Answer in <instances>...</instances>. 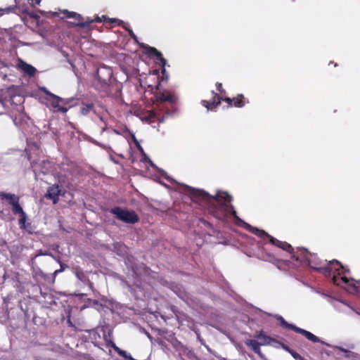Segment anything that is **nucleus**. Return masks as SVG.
Masks as SVG:
<instances>
[{
    "mask_svg": "<svg viewBox=\"0 0 360 360\" xmlns=\"http://www.w3.org/2000/svg\"><path fill=\"white\" fill-rule=\"evenodd\" d=\"M191 198L193 200H203L207 202L208 204L212 205L216 209L221 210L225 214H231L234 218V219L236 220V223L238 225L243 226V227L248 229L255 235L261 238H269L270 243L271 244L283 250H285L289 252H291V251L292 250V246L288 243L280 241L276 238L269 235L264 231L252 227L250 224H247L246 222L240 219L237 216L236 212L234 210L233 206L231 204L232 197L229 195L227 193L217 192L214 195H211L202 190H197L194 188H191Z\"/></svg>",
    "mask_w": 360,
    "mask_h": 360,
    "instance_id": "nucleus-1",
    "label": "nucleus"
},
{
    "mask_svg": "<svg viewBox=\"0 0 360 360\" xmlns=\"http://www.w3.org/2000/svg\"><path fill=\"white\" fill-rule=\"evenodd\" d=\"M300 255H292V257L300 262H306L308 264L323 273L326 276H332L334 284L345 288L349 292L358 294L360 292V281L349 278L347 274L349 270L345 269L338 260H332L327 263L325 266L314 267L311 266V255L306 249H301Z\"/></svg>",
    "mask_w": 360,
    "mask_h": 360,
    "instance_id": "nucleus-2",
    "label": "nucleus"
},
{
    "mask_svg": "<svg viewBox=\"0 0 360 360\" xmlns=\"http://www.w3.org/2000/svg\"><path fill=\"white\" fill-rule=\"evenodd\" d=\"M110 212L115 216V217L125 223L135 224L139 221V217L133 210H127L122 209L120 207L111 208Z\"/></svg>",
    "mask_w": 360,
    "mask_h": 360,
    "instance_id": "nucleus-3",
    "label": "nucleus"
},
{
    "mask_svg": "<svg viewBox=\"0 0 360 360\" xmlns=\"http://www.w3.org/2000/svg\"><path fill=\"white\" fill-rule=\"evenodd\" d=\"M276 318L278 321H280V323L283 327L290 329L297 333L302 334L307 340H309L313 342H322L323 343V342L317 336H316L311 332H309L306 330L300 328H299L295 325H292L291 323H288L281 316L278 315L276 316Z\"/></svg>",
    "mask_w": 360,
    "mask_h": 360,
    "instance_id": "nucleus-4",
    "label": "nucleus"
},
{
    "mask_svg": "<svg viewBox=\"0 0 360 360\" xmlns=\"http://www.w3.org/2000/svg\"><path fill=\"white\" fill-rule=\"evenodd\" d=\"M31 165L36 174L37 173L46 174L54 172L53 163L48 160L43 159L38 162H32Z\"/></svg>",
    "mask_w": 360,
    "mask_h": 360,
    "instance_id": "nucleus-5",
    "label": "nucleus"
},
{
    "mask_svg": "<svg viewBox=\"0 0 360 360\" xmlns=\"http://www.w3.org/2000/svg\"><path fill=\"white\" fill-rule=\"evenodd\" d=\"M141 46L146 49V53L149 56H153L155 57L156 63H158L160 66L162 67V73L163 77H168V75L166 74L165 65H166V60L162 58V53L155 48L151 47L147 45L141 44Z\"/></svg>",
    "mask_w": 360,
    "mask_h": 360,
    "instance_id": "nucleus-6",
    "label": "nucleus"
},
{
    "mask_svg": "<svg viewBox=\"0 0 360 360\" xmlns=\"http://www.w3.org/2000/svg\"><path fill=\"white\" fill-rule=\"evenodd\" d=\"M157 97H158V100L160 102L159 108H160L161 110H163V108H164L163 105H164L165 103L167 102L170 104H173L177 100V98L174 94H172L170 92L167 91L160 92L158 94Z\"/></svg>",
    "mask_w": 360,
    "mask_h": 360,
    "instance_id": "nucleus-7",
    "label": "nucleus"
},
{
    "mask_svg": "<svg viewBox=\"0 0 360 360\" xmlns=\"http://www.w3.org/2000/svg\"><path fill=\"white\" fill-rule=\"evenodd\" d=\"M63 12L64 14H65V18L75 19L77 21L75 24L76 26H78V27H85L89 26V24L93 22L92 20L86 21V22H83L82 20V15L80 14H78L75 12H70L68 10H64Z\"/></svg>",
    "mask_w": 360,
    "mask_h": 360,
    "instance_id": "nucleus-8",
    "label": "nucleus"
},
{
    "mask_svg": "<svg viewBox=\"0 0 360 360\" xmlns=\"http://www.w3.org/2000/svg\"><path fill=\"white\" fill-rule=\"evenodd\" d=\"M41 90L48 96L46 98V101L51 103V107L57 112V109L60 106V103H61L62 98L51 93L45 87L41 88Z\"/></svg>",
    "mask_w": 360,
    "mask_h": 360,
    "instance_id": "nucleus-9",
    "label": "nucleus"
},
{
    "mask_svg": "<svg viewBox=\"0 0 360 360\" xmlns=\"http://www.w3.org/2000/svg\"><path fill=\"white\" fill-rule=\"evenodd\" d=\"M61 190L59 188V186L55 184L49 188L47 193L46 194V198L53 200L54 204L57 203L59 199V195H60Z\"/></svg>",
    "mask_w": 360,
    "mask_h": 360,
    "instance_id": "nucleus-10",
    "label": "nucleus"
},
{
    "mask_svg": "<svg viewBox=\"0 0 360 360\" xmlns=\"http://www.w3.org/2000/svg\"><path fill=\"white\" fill-rule=\"evenodd\" d=\"M18 66L25 74L30 77H33L37 72V69L34 67L22 60H19Z\"/></svg>",
    "mask_w": 360,
    "mask_h": 360,
    "instance_id": "nucleus-11",
    "label": "nucleus"
},
{
    "mask_svg": "<svg viewBox=\"0 0 360 360\" xmlns=\"http://www.w3.org/2000/svg\"><path fill=\"white\" fill-rule=\"evenodd\" d=\"M0 198L1 200H6L11 206L19 202V197L13 193L0 192Z\"/></svg>",
    "mask_w": 360,
    "mask_h": 360,
    "instance_id": "nucleus-12",
    "label": "nucleus"
},
{
    "mask_svg": "<svg viewBox=\"0 0 360 360\" xmlns=\"http://www.w3.org/2000/svg\"><path fill=\"white\" fill-rule=\"evenodd\" d=\"M97 74L98 78H103L102 80L107 82L111 78L112 72L111 69L101 67L98 69Z\"/></svg>",
    "mask_w": 360,
    "mask_h": 360,
    "instance_id": "nucleus-13",
    "label": "nucleus"
},
{
    "mask_svg": "<svg viewBox=\"0 0 360 360\" xmlns=\"http://www.w3.org/2000/svg\"><path fill=\"white\" fill-rule=\"evenodd\" d=\"M212 94H214V96L212 101H202V105L205 108H207L208 110H212L220 104L221 98L217 94H214L213 91H212Z\"/></svg>",
    "mask_w": 360,
    "mask_h": 360,
    "instance_id": "nucleus-14",
    "label": "nucleus"
},
{
    "mask_svg": "<svg viewBox=\"0 0 360 360\" xmlns=\"http://www.w3.org/2000/svg\"><path fill=\"white\" fill-rule=\"evenodd\" d=\"M256 338L260 340L259 342L261 345H276V344H280L278 342L275 340L274 339L266 336L264 335L262 332H260L258 335H257Z\"/></svg>",
    "mask_w": 360,
    "mask_h": 360,
    "instance_id": "nucleus-15",
    "label": "nucleus"
},
{
    "mask_svg": "<svg viewBox=\"0 0 360 360\" xmlns=\"http://www.w3.org/2000/svg\"><path fill=\"white\" fill-rule=\"evenodd\" d=\"M245 345L251 348L256 354H259L261 357L262 354L260 350L261 344L255 340H247Z\"/></svg>",
    "mask_w": 360,
    "mask_h": 360,
    "instance_id": "nucleus-16",
    "label": "nucleus"
},
{
    "mask_svg": "<svg viewBox=\"0 0 360 360\" xmlns=\"http://www.w3.org/2000/svg\"><path fill=\"white\" fill-rule=\"evenodd\" d=\"M94 105L93 103L82 102L80 106V113L81 115L86 116L94 110Z\"/></svg>",
    "mask_w": 360,
    "mask_h": 360,
    "instance_id": "nucleus-17",
    "label": "nucleus"
},
{
    "mask_svg": "<svg viewBox=\"0 0 360 360\" xmlns=\"http://www.w3.org/2000/svg\"><path fill=\"white\" fill-rule=\"evenodd\" d=\"M225 101L228 102L229 104H231V102L233 101L234 105L238 108H241L245 105L244 96L243 95H240L238 97L234 98L233 100L229 98H226Z\"/></svg>",
    "mask_w": 360,
    "mask_h": 360,
    "instance_id": "nucleus-18",
    "label": "nucleus"
},
{
    "mask_svg": "<svg viewBox=\"0 0 360 360\" xmlns=\"http://www.w3.org/2000/svg\"><path fill=\"white\" fill-rule=\"evenodd\" d=\"M75 276L77 278V279L79 281H82V283L88 282V283H89L90 285H91V283L89 282V279L87 278L86 274L81 269H77L75 270Z\"/></svg>",
    "mask_w": 360,
    "mask_h": 360,
    "instance_id": "nucleus-19",
    "label": "nucleus"
},
{
    "mask_svg": "<svg viewBox=\"0 0 360 360\" xmlns=\"http://www.w3.org/2000/svg\"><path fill=\"white\" fill-rule=\"evenodd\" d=\"M27 219V216L25 212L20 214V217L19 219L18 224H19L20 228L21 229H27V226L30 225V223H28L27 224H25Z\"/></svg>",
    "mask_w": 360,
    "mask_h": 360,
    "instance_id": "nucleus-20",
    "label": "nucleus"
},
{
    "mask_svg": "<svg viewBox=\"0 0 360 360\" xmlns=\"http://www.w3.org/2000/svg\"><path fill=\"white\" fill-rule=\"evenodd\" d=\"M119 25H122V27L126 30H127V32H129V36L136 41V42H138V40H137V37L135 35V34L134 33L133 30H131L129 27H128V23H125L124 22L122 21V20H119Z\"/></svg>",
    "mask_w": 360,
    "mask_h": 360,
    "instance_id": "nucleus-21",
    "label": "nucleus"
},
{
    "mask_svg": "<svg viewBox=\"0 0 360 360\" xmlns=\"http://www.w3.org/2000/svg\"><path fill=\"white\" fill-rule=\"evenodd\" d=\"M12 212L15 214H19L20 215L25 213L22 207L19 204V202H17L16 203L12 205Z\"/></svg>",
    "mask_w": 360,
    "mask_h": 360,
    "instance_id": "nucleus-22",
    "label": "nucleus"
},
{
    "mask_svg": "<svg viewBox=\"0 0 360 360\" xmlns=\"http://www.w3.org/2000/svg\"><path fill=\"white\" fill-rule=\"evenodd\" d=\"M283 348L285 349H286L287 351H288L291 355L297 360H304L299 354H297V352H294V351H292L290 350V349H288V347H285V346H283Z\"/></svg>",
    "mask_w": 360,
    "mask_h": 360,
    "instance_id": "nucleus-23",
    "label": "nucleus"
},
{
    "mask_svg": "<svg viewBox=\"0 0 360 360\" xmlns=\"http://www.w3.org/2000/svg\"><path fill=\"white\" fill-rule=\"evenodd\" d=\"M337 348L340 351L344 352L345 354V356H347V357H350V356H354V354L352 352H351L350 351H349L347 349H345L343 347H338Z\"/></svg>",
    "mask_w": 360,
    "mask_h": 360,
    "instance_id": "nucleus-24",
    "label": "nucleus"
},
{
    "mask_svg": "<svg viewBox=\"0 0 360 360\" xmlns=\"http://www.w3.org/2000/svg\"><path fill=\"white\" fill-rule=\"evenodd\" d=\"M205 348L207 349L209 352L214 355L217 358H218L219 360H227L226 358L217 355L216 352L213 351L212 349H210L208 346H205Z\"/></svg>",
    "mask_w": 360,
    "mask_h": 360,
    "instance_id": "nucleus-25",
    "label": "nucleus"
},
{
    "mask_svg": "<svg viewBox=\"0 0 360 360\" xmlns=\"http://www.w3.org/2000/svg\"><path fill=\"white\" fill-rule=\"evenodd\" d=\"M72 101H73L72 98H62V100H60L61 103L64 104V105L69 104Z\"/></svg>",
    "mask_w": 360,
    "mask_h": 360,
    "instance_id": "nucleus-26",
    "label": "nucleus"
},
{
    "mask_svg": "<svg viewBox=\"0 0 360 360\" xmlns=\"http://www.w3.org/2000/svg\"><path fill=\"white\" fill-rule=\"evenodd\" d=\"M68 110V108H67L65 107H63V106H60L57 109V112H63V113L67 112Z\"/></svg>",
    "mask_w": 360,
    "mask_h": 360,
    "instance_id": "nucleus-27",
    "label": "nucleus"
},
{
    "mask_svg": "<svg viewBox=\"0 0 360 360\" xmlns=\"http://www.w3.org/2000/svg\"><path fill=\"white\" fill-rule=\"evenodd\" d=\"M0 109H1V110H0V115L4 114L5 113V112H4V109H5L4 103L1 100H0Z\"/></svg>",
    "mask_w": 360,
    "mask_h": 360,
    "instance_id": "nucleus-28",
    "label": "nucleus"
},
{
    "mask_svg": "<svg viewBox=\"0 0 360 360\" xmlns=\"http://www.w3.org/2000/svg\"><path fill=\"white\" fill-rule=\"evenodd\" d=\"M60 266L61 268L60 269H58V270H56L54 272H53V276H56L57 274L61 273L62 271H64V267L63 266L62 264H60Z\"/></svg>",
    "mask_w": 360,
    "mask_h": 360,
    "instance_id": "nucleus-29",
    "label": "nucleus"
},
{
    "mask_svg": "<svg viewBox=\"0 0 360 360\" xmlns=\"http://www.w3.org/2000/svg\"><path fill=\"white\" fill-rule=\"evenodd\" d=\"M217 90L221 91V83H217Z\"/></svg>",
    "mask_w": 360,
    "mask_h": 360,
    "instance_id": "nucleus-30",
    "label": "nucleus"
},
{
    "mask_svg": "<svg viewBox=\"0 0 360 360\" xmlns=\"http://www.w3.org/2000/svg\"><path fill=\"white\" fill-rule=\"evenodd\" d=\"M198 339L199 340V341L200 342V343H201L202 345H203L205 347V346H207V345L205 344L204 340H202L199 336L198 337Z\"/></svg>",
    "mask_w": 360,
    "mask_h": 360,
    "instance_id": "nucleus-31",
    "label": "nucleus"
},
{
    "mask_svg": "<svg viewBox=\"0 0 360 360\" xmlns=\"http://www.w3.org/2000/svg\"><path fill=\"white\" fill-rule=\"evenodd\" d=\"M13 123L15 124V125H18V120L16 117L15 118H13Z\"/></svg>",
    "mask_w": 360,
    "mask_h": 360,
    "instance_id": "nucleus-32",
    "label": "nucleus"
},
{
    "mask_svg": "<svg viewBox=\"0 0 360 360\" xmlns=\"http://www.w3.org/2000/svg\"><path fill=\"white\" fill-rule=\"evenodd\" d=\"M34 2H32V4H39L41 2V0H33Z\"/></svg>",
    "mask_w": 360,
    "mask_h": 360,
    "instance_id": "nucleus-33",
    "label": "nucleus"
},
{
    "mask_svg": "<svg viewBox=\"0 0 360 360\" xmlns=\"http://www.w3.org/2000/svg\"><path fill=\"white\" fill-rule=\"evenodd\" d=\"M165 114H166V115H171L172 112H170L168 110H167L165 112Z\"/></svg>",
    "mask_w": 360,
    "mask_h": 360,
    "instance_id": "nucleus-34",
    "label": "nucleus"
},
{
    "mask_svg": "<svg viewBox=\"0 0 360 360\" xmlns=\"http://www.w3.org/2000/svg\"><path fill=\"white\" fill-rule=\"evenodd\" d=\"M98 117H99V119H100V120H101V121H102V122H105V121L103 120V117L102 116L98 115Z\"/></svg>",
    "mask_w": 360,
    "mask_h": 360,
    "instance_id": "nucleus-35",
    "label": "nucleus"
},
{
    "mask_svg": "<svg viewBox=\"0 0 360 360\" xmlns=\"http://www.w3.org/2000/svg\"><path fill=\"white\" fill-rule=\"evenodd\" d=\"M106 129H107V127H103V128L102 131H105V130H106Z\"/></svg>",
    "mask_w": 360,
    "mask_h": 360,
    "instance_id": "nucleus-36",
    "label": "nucleus"
},
{
    "mask_svg": "<svg viewBox=\"0 0 360 360\" xmlns=\"http://www.w3.org/2000/svg\"><path fill=\"white\" fill-rule=\"evenodd\" d=\"M148 338L151 339V336L149 334H148Z\"/></svg>",
    "mask_w": 360,
    "mask_h": 360,
    "instance_id": "nucleus-37",
    "label": "nucleus"
},
{
    "mask_svg": "<svg viewBox=\"0 0 360 360\" xmlns=\"http://www.w3.org/2000/svg\"><path fill=\"white\" fill-rule=\"evenodd\" d=\"M148 338L151 339V336L149 334H148Z\"/></svg>",
    "mask_w": 360,
    "mask_h": 360,
    "instance_id": "nucleus-38",
    "label": "nucleus"
},
{
    "mask_svg": "<svg viewBox=\"0 0 360 360\" xmlns=\"http://www.w3.org/2000/svg\"><path fill=\"white\" fill-rule=\"evenodd\" d=\"M133 139H134V141H136V139H135V136H133Z\"/></svg>",
    "mask_w": 360,
    "mask_h": 360,
    "instance_id": "nucleus-39",
    "label": "nucleus"
}]
</instances>
